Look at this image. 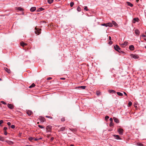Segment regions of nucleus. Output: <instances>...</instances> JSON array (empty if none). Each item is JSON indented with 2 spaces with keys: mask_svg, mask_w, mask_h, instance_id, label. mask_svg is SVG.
I'll list each match as a JSON object with an SVG mask.
<instances>
[{
  "mask_svg": "<svg viewBox=\"0 0 146 146\" xmlns=\"http://www.w3.org/2000/svg\"><path fill=\"white\" fill-rule=\"evenodd\" d=\"M65 129V127H61L60 130V131H64Z\"/></svg>",
  "mask_w": 146,
  "mask_h": 146,
  "instance_id": "5701e85b",
  "label": "nucleus"
},
{
  "mask_svg": "<svg viewBox=\"0 0 146 146\" xmlns=\"http://www.w3.org/2000/svg\"><path fill=\"white\" fill-rule=\"evenodd\" d=\"M101 25L102 26H105L106 27H107V23H106L102 24H101Z\"/></svg>",
  "mask_w": 146,
  "mask_h": 146,
  "instance_id": "e433bc0d",
  "label": "nucleus"
},
{
  "mask_svg": "<svg viewBox=\"0 0 146 146\" xmlns=\"http://www.w3.org/2000/svg\"><path fill=\"white\" fill-rule=\"evenodd\" d=\"M131 105H132V103H131V102H129V103H128V105H129V106H131Z\"/></svg>",
  "mask_w": 146,
  "mask_h": 146,
  "instance_id": "37998d69",
  "label": "nucleus"
},
{
  "mask_svg": "<svg viewBox=\"0 0 146 146\" xmlns=\"http://www.w3.org/2000/svg\"><path fill=\"white\" fill-rule=\"evenodd\" d=\"M114 48L117 51L119 52L120 53H123V51H119V50H120L121 48L119 47V46L117 44H116L114 46Z\"/></svg>",
  "mask_w": 146,
  "mask_h": 146,
  "instance_id": "f257e3e1",
  "label": "nucleus"
},
{
  "mask_svg": "<svg viewBox=\"0 0 146 146\" xmlns=\"http://www.w3.org/2000/svg\"><path fill=\"white\" fill-rule=\"evenodd\" d=\"M8 107L11 109H12L13 108V104H7Z\"/></svg>",
  "mask_w": 146,
  "mask_h": 146,
  "instance_id": "423d86ee",
  "label": "nucleus"
},
{
  "mask_svg": "<svg viewBox=\"0 0 146 146\" xmlns=\"http://www.w3.org/2000/svg\"><path fill=\"white\" fill-rule=\"evenodd\" d=\"M17 9L20 11H22L23 10V9L22 8L20 7H18L17 8Z\"/></svg>",
  "mask_w": 146,
  "mask_h": 146,
  "instance_id": "f704fd0d",
  "label": "nucleus"
},
{
  "mask_svg": "<svg viewBox=\"0 0 146 146\" xmlns=\"http://www.w3.org/2000/svg\"><path fill=\"white\" fill-rule=\"evenodd\" d=\"M44 10V9L42 7H40L37 10V11L38 12H40V11H42Z\"/></svg>",
  "mask_w": 146,
  "mask_h": 146,
  "instance_id": "412c9836",
  "label": "nucleus"
},
{
  "mask_svg": "<svg viewBox=\"0 0 146 146\" xmlns=\"http://www.w3.org/2000/svg\"><path fill=\"white\" fill-rule=\"evenodd\" d=\"M11 127L12 129H14L15 127V126L14 125H12L11 126Z\"/></svg>",
  "mask_w": 146,
  "mask_h": 146,
  "instance_id": "58836bf2",
  "label": "nucleus"
},
{
  "mask_svg": "<svg viewBox=\"0 0 146 146\" xmlns=\"http://www.w3.org/2000/svg\"><path fill=\"white\" fill-rule=\"evenodd\" d=\"M144 40L146 41V38H145Z\"/></svg>",
  "mask_w": 146,
  "mask_h": 146,
  "instance_id": "69168bd1",
  "label": "nucleus"
},
{
  "mask_svg": "<svg viewBox=\"0 0 146 146\" xmlns=\"http://www.w3.org/2000/svg\"><path fill=\"white\" fill-rule=\"evenodd\" d=\"M74 5V3L73 2H71L70 3V6L72 7L73 6V5Z\"/></svg>",
  "mask_w": 146,
  "mask_h": 146,
  "instance_id": "c9c22d12",
  "label": "nucleus"
},
{
  "mask_svg": "<svg viewBox=\"0 0 146 146\" xmlns=\"http://www.w3.org/2000/svg\"><path fill=\"white\" fill-rule=\"evenodd\" d=\"M1 103H2L3 104H5V105L6 104V103L3 101H1Z\"/></svg>",
  "mask_w": 146,
  "mask_h": 146,
  "instance_id": "a19ab883",
  "label": "nucleus"
},
{
  "mask_svg": "<svg viewBox=\"0 0 146 146\" xmlns=\"http://www.w3.org/2000/svg\"><path fill=\"white\" fill-rule=\"evenodd\" d=\"M46 117H47V118H52V117H51L50 116H46Z\"/></svg>",
  "mask_w": 146,
  "mask_h": 146,
  "instance_id": "de8ad7c7",
  "label": "nucleus"
},
{
  "mask_svg": "<svg viewBox=\"0 0 146 146\" xmlns=\"http://www.w3.org/2000/svg\"><path fill=\"white\" fill-rule=\"evenodd\" d=\"M53 0H48V2L49 4H51L53 2Z\"/></svg>",
  "mask_w": 146,
  "mask_h": 146,
  "instance_id": "c85d7f7f",
  "label": "nucleus"
},
{
  "mask_svg": "<svg viewBox=\"0 0 146 146\" xmlns=\"http://www.w3.org/2000/svg\"><path fill=\"white\" fill-rule=\"evenodd\" d=\"M60 79L61 80H65V78H60Z\"/></svg>",
  "mask_w": 146,
  "mask_h": 146,
  "instance_id": "4d7b16f0",
  "label": "nucleus"
},
{
  "mask_svg": "<svg viewBox=\"0 0 146 146\" xmlns=\"http://www.w3.org/2000/svg\"><path fill=\"white\" fill-rule=\"evenodd\" d=\"M133 20L134 21H133V23H135L136 22H138L139 20V19L137 18H134Z\"/></svg>",
  "mask_w": 146,
  "mask_h": 146,
  "instance_id": "4468645a",
  "label": "nucleus"
},
{
  "mask_svg": "<svg viewBox=\"0 0 146 146\" xmlns=\"http://www.w3.org/2000/svg\"><path fill=\"white\" fill-rule=\"evenodd\" d=\"M7 129V127H4L3 129L4 130H5V131H6V130Z\"/></svg>",
  "mask_w": 146,
  "mask_h": 146,
  "instance_id": "09e8293b",
  "label": "nucleus"
},
{
  "mask_svg": "<svg viewBox=\"0 0 146 146\" xmlns=\"http://www.w3.org/2000/svg\"><path fill=\"white\" fill-rule=\"evenodd\" d=\"M110 126L111 127H112L113 126V123L112 122H111L110 123Z\"/></svg>",
  "mask_w": 146,
  "mask_h": 146,
  "instance_id": "7c9ffc66",
  "label": "nucleus"
},
{
  "mask_svg": "<svg viewBox=\"0 0 146 146\" xmlns=\"http://www.w3.org/2000/svg\"><path fill=\"white\" fill-rule=\"evenodd\" d=\"M127 3L128 6H129L131 7H132L133 6V4L129 2H127Z\"/></svg>",
  "mask_w": 146,
  "mask_h": 146,
  "instance_id": "a211bd4d",
  "label": "nucleus"
},
{
  "mask_svg": "<svg viewBox=\"0 0 146 146\" xmlns=\"http://www.w3.org/2000/svg\"><path fill=\"white\" fill-rule=\"evenodd\" d=\"M77 11L78 12H80L81 11V9L79 6H78L77 8Z\"/></svg>",
  "mask_w": 146,
  "mask_h": 146,
  "instance_id": "cd10ccee",
  "label": "nucleus"
},
{
  "mask_svg": "<svg viewBox=\"0 0 146 146\" xmlns=\"http://www.w3.org/2000/svg\"><path fill=\"white\" fill-rule=\"evenodd\" d=\"M113 136L116 139L120 140L121 139L118 135H113Z\"/></svg>",
  "mask_w": 146,
  "mask_h": 146,
  "instance_id": "0eeeda50",
  "label": "nucleus"
},
{
  "mask_svg": "<svg viewBox=\"0 0 146 146\" xmlns=\"http://www.w3.org/2000/svg\"><path fill=\"white\" fill-rule=\"evenodd\" d=\"M113 119L115 122L116 123H119V120L117 118L115 117H114L113 118Z\"/></svg>",
  "mask_w": 146,
  "mask_h": 146,
  "instance_id": "6e6552de",
  "label": "nucleus"
},
{
  "mask_svg": "<svg viewBox=\"0 0 146 146\" xmlns=\"http://www.w3.org/2000/svg\"><path fill=\"white\" fill-rule=\"evenodd\" d=\"M109 118V117L107 115H106L105 117V119L106 120H107Z\"/></svg>",
  "mask_w": 146,
  "mask_h": 146,
  "instance_id": "ea45409f",
  "label": "nucleus"
},
{
  "mask_svg": "<svg viewBox=\"0 0 146 146\" xmlns=\"http://www.w3.org/2000/svg\"><path fill=\"white\" fill-rule=\"evenodd\" d=\"M35 84L34 83H33L29 87L30 88H31L35 87Z\"/></svg>",
  "mask_w": 146,
  "mask_h": 146,
  "instance_id": "393cba45",
  "label": "nucleus"
},
{
  "mask_svg": "<svg viewBox=\"0 0 146 146\" xmlns=\"http://www.w3.org/2000/svg\"><path fill=\"white\" fill-rule=\"evenodd\" d=\"M35 29H36V31H35V33L36 34H37V35H38L39 34H40V30H37L36 29V28H35Z\"/></svg>",
  "mask_w": 146,
  "mask_h": 146,
  "instance_id": "f8f14e48",
  "label": "nucleus"
},
{
  "mask_svg": "<svg viewBox=\"0 0 146 146\" xmlns=\"http://www.w3.org/2000/svg\"><path fill=\"white\" fill-rule=\"evenodd\" d=\"M34 138L32 137H30L29 138V141H31L32 140L34 139Z\"/></svg>",
  "mask_w": 146,
  "mask_h": 146,
  "instance_id": "473e14b6",
  "label": "nucleus"
},
{
  "mask_svg": "<svg viewBox=\"0 0 146 146\" xmlns=\"http://www.w3.org/2000/svg\"><path fill=\"white\" fill-rule=\"evenodd\" d=\"M131 57L134 59H138L139 58V56L136 54H131Z\"/></svg>",
  "mask_w": 146,
  "mask_h": 146,
  "instance_id": "7ed1b4c3",
  "label": "nucleus"
},
{
  "mask_svg": "<svg viewBox=\"0 0 146 146\" xmlns=\"http://www.w3.org/2000/svg\"><path fill=\"white\" fill-rule=\"evenodd\" d=\"M1 80H2L0 78V81Z\"/></svg>",
  "mask_w": 146,
  "mask_h": 146,
  "instance_id": "774afa93",
  "label": "nucleus"
},
{
  "mask_svg": "<svg viewBox=\"0 0 146 146\" xmlns=\"http://www.w3.org/2000/svg\"><path fill=\"white\" fill-rule=\"evenodd\" d=\"M70 146H73V145H71Z\"/></svg>",
  "mask_w": 146,
  "mask_h": 146,
  "instance_id": "0e129e2a",
  "label": "nucleus"
},
{
  "mask_svg": "<svg viewBox=\"0 0 146 146\" xmlns=\"http://www.w3.org/2000/svg\"><path fill=\"white\" fill-rule=\"evenodd\" d=\"M34 139L35 141H37L38 140V139L36 138H34Z\"/></svg>",
  "mask_w": 146,
  "mask_h": 146,
  "instance_id": "603ef678",
  "label": "nucleus"
},
{
  "mask_svg": "<svg viewBox=\"0 0 146 146\" xmlns=\"http://www.w3.org/2000/svg\"><path fill=\"white\" fill-rule=\"evenodd\" d=\"M4 139H5L3 137H2V136H0V141H3L4 140Z\"/></svg>",
  "mask_w": 146,
  "mask_h": 146,
  "instance_id": "a878e982",
  "label": "nucleus"
},
{
  "mask_svg": "<svg viewBox=\"0 0 146 146\" xmlns=\"http://www.w3.org/2000/svg\"><path fill=\"white\" fill-rule=\"evenodd\" d=\"M141 145H142V144L140 143V144H138V145H140V146H141Z\"/></svg>",
  "mask_w": 146,
  "mask_h": 146,
  "instance_id": "680f3d73",
  "label": "nucleus"
},
{
  "mask_svg": "<svg viewBox=\"0 0 146 146\" xmlns=\"http://www.w3.org/2000/svg\"><path fill=\"white\" fill-rule=\"evenodd\" d=\"M112 41H110L109 42V44H112Z\"/></svg>",
  "mask_w": 146,
  "mask_h": 146,
  "instance_id": "3c124183",
  "label": "nucleus"
},
{
  "mask_svg": "<svg viewBox=\"0 0 146 146\" xmlns=\"http://www.w3.org/2000/svg\"><path fill=\"white\" fill-rule=\"evenodd\" d=\"M109 39L110 40H111V37L110 36H109Z\"/></svg>",
  "mask_w": 146,
  "mask_h": 146,
  "instance_id": "6e6d98bb",
  "label": "nucleus"
},
{
  "mask_svg": "<svg viewBox=\"0 0 146 146\" xmlns=\"http://www.w3.org/2000/svg\"><path fill=\"white\" fill-rule=\"evenodd\" d=\"M32 113V112L31 111H27V113L29 115H31Z\"/></svg>",
  "mask_w": 146,
  "mask_h": 146,
  "instance_id": "6ab92c4d",
  "label": "nucleus"
},
{
  "mask_svg": "<svg viewBox=\"0 0 146 146\" xmlns=\"http://www.w3.org/2000/svg\"><path fill=\"white\" fill-rule=\"evenodd\" d=\"M136 1L137 2H138V1H139V0H136Z\"/></svg>",
  "mask_w": 146,
  "mask_h": 146,
  "instance_id": "e2e57ef3",
  "label": "nucleus"
},
{
  "mask_svg": "<svg viewBox=\"0 0 146 146\" xmlns=\"http://www.w3.org/2000/svg\"><path fill=\"white\" fill-rule=\"evenodd\" d=\"M117 93L119 96H123V94L120 92H117Z\"/></svg>",
  "mask_w": 146,
  "mask_h": 146,
  "instance_id": "4be33fe9",
  "label": "nucleus"
},
{
  "mask_svg": "<svg viewBox=\"0 0 146 146\" xmlns=\"http://www.w3.org/2000/svg\"><path fill=\"white\" fill-rule=\"evenodd\" d=\"M128 44V42L127 41H125L123 43L121 44L122 46L124 47L126 46Z\"/></svg>",
  "mask_w": 146,
  "mask_h": 146,
  "instance_id": "9d476101",
  "label": "nucleus"
},
{
  "mask_svg": "<svg viewBox=\"0 0 146 146\" xmlns=\"http://www.w3.org/2000/svg\"><path fill=\"white\" fill-rule=\"evenodd\" d=\"M3 121L2 120H1L0 121V125H1L2 123H3Z\"/></svg>",
  "mask_w": 146,
  "mask_h": 146,
  "instance_id": "a18cd8bd",
  "label": "nucleus"
},
{
  "mask_svg": "<svg viewBox=\"0 0 146 146\" xmlns=\"http://www.w3.org/2000/svg\"><path fill=\"white\" fill-rule=\"evenodd\" d=\"M139 32L138 30H136L135 31V33L137 34H139Z\"/></svg>",
  "mask_w": 146,
  "mask_h": 146,
  "instance_id": "72a5a7b5",
  "label": "nucleus"
},
{
  "mask_svg": "<svg viewBox=\"0 0 146 146\" xmlns=\"http://www.w3.org/2000/svg\"><path fill=\"white\" fill-rule=\"evenodd\" d=\"M46 129L48 132H50L52 129V127L49 125L47 126Z\"/></svg>",
  "mask_w": 146,
  "mask_h": 146,
  "instance_id": "39448f33",
  "label": "nucleus"
},
{
  "mask_svg": "<svg viewBox=\"0 0 146 146\" xmlns=\"http://www.w3.org/2000/svg\"><path fill=\"white\" fill-rule=\"evenodd\" d=\"M39 119L40 120V123H43L45 121V119L44 117H40Z\"/></svg>",
  "mask_w": 146,
  "mask_h": 146,
  "instance_id": "20e7f679",
  "label": "nucleus"
},
{
  "mask_svg": "<svg viewBox=\"0 0 146 146\" xmlns=\"http://www.w3.org/2000/svg\"><path fill=\"white\" fill-rule=\"evenodd\" d=\"M21 45L22 46H24L25 45H26V44L24 42H21Z\"/></svg>",
  "mask_w": 146,
  "mask_h": 146,
  "instance_id": "bb28decb",
  "label": "nucleus"
},
{
  "mask_svg": "<svg viewBox=\"0 0 146 146\" xmlns=\"http://www.w3.org/2000/svg\"><path fill=\"white\" fill-rule=\"evenodd\" d=\"M36 9V8L35 7H32L30 9V11L31 12L35 11Z\"/></svg>",
  "mask_w": 146,
  "mask_h": 146,
  "instance_id": "dca6fc26",
  "label": "nucleus"
},
{
  "mask_svg": "<svg viewBox=\"0 0 146 146\" xmlns=\"http://www.w3.org/2000/svg\"><path fill=\"white\" fill-rule=\"evenodd\" d=\"M86 86H79L78 87L79 88H81L83 89H84L86 88Z\"/></svg>",
  "mask_w": 146,
  "mask_h": 146,
  "instance_id": "b1692460",
  "label": "nucleus"
},
{
  "mask_svg": "<svg viewBox=\"0 0 146 146\" xmlns=\"http://www.w3.org/2000/svg\"><path fill=\"white\" fill-rule=\"evenodd\" d=\"M129 49L131 50H133L134 49V47L133 45H131L129 46Z\"/></svg>",
  "mask_w": 146,
  "mask_h": 146,
  "instance_id": "1a4fd4ad",
  "label": "nucleus"
},
{
  "mask_svg": "<svg viewBox=\"0 0 146 146\" xmlns=\"http://www.w3.org/2000/svg\"><path fill=\"white\" fill-rule=\"evenodd\" d=\"M142 36L143 37H145L146 36L144 35H142Z\"/></svg>",
  "mask_w": 146,
  "mask_h": 146,
  "instance_id": "bf43d9fd",
  "label": "nucleus"
},
{
  "mask_svg": "<svg viewBox=\"0 0 146 146\" xmlns=\"http://www.w3.org/2000/svg\"><path fill=\"white\" fill-rule=\"evenodd\" d=\"M65 120V119L64 118H62L61 119V121H63Z\"/></svg>",
  "mask_w": 146,
  "mask_h": 146,
  "instance_id": "79ce46f5",
  "label": "nucleus"
},
{
  "mask_svg": "<svg viewBox=\"0 0 146 146\" xmlns=\"http://www.w3.org/2000/svg\"><path fill=\"white\" fill-rule=\"evenodd\" d=\"M52 79V78L51 77H48L47 78V80H50Z\"/></svg>",
  "mask_w": 146,
  "mask_h": 146,
  "instance_id": "5fc2aeb1",
  "label": "nucleus"
},
{
  "mask_svg": "<svg viewBox=\"0 0 146 146\" xmlns=\"http://www.w3.org/2000/svg\"><path fill=\"white\" fill-rule=\"evenodd\" d=\"M7 124L9 126H10L11 125V123L10 122H8L7 123Z\"/></svg>",
  "mask_w": 146,
  "mask_h": 146,
  "instance_id": "49530a36",
  "label": "nucleus"
},
{
  "mask_svg": "<svg viewBox=\"0 0 146 146\" xmlns=\"http://www.w3.org/2000/svg\"><path fill=\"white\" fill-rule=\"evenodd\" d=\"M7 143L9 145H12L13 144V142L9 140H7L6 141Z\"/></svg>",
  "mask_w": 146,
  "mask_h": 146,
  "instance_id": "2eb2a0df",
  "label": "nucleus"
},
{
  "mask_svg": "<svg viewBox=\"0 0 146 146\" xmlns=\"http://www.w3.org/2000/svg\"><path fill=\"white\" fill-rule=\"evenodd\" d=\"M101 94V92L99 91L96 92V94L98 96H99Z\"/></svg>",
  "mask_w": 146,
  "mask_h": 146,
  "instance_id": "c756f323",
  "label": "nucleus"
},
{
  "mask_svg": "<svg viewBox=\"0 0 146 146\" xmlns=\"http://www.w3.org/2000/svg\"><path fill=\"white\" fill-rule=\"evenodd\" d=\"M110 120L111 122H112L113 121V119L112 118H111L110 119Z\"/></svg>",
  "mask_w": 146,
  "mask_h": 146,
  "instance_id": "8fccbe9b",
  "label": "nucleus"
},
{
  "mask_svg": "<svg viewBox=\"0 0 146 146\" xmlns=\"http://www.w3.org/2000/svg\"><path fill=\"white\" fill-rule=\"evenodd\" d=\"M123 129L121 128H119L118 129L117 132L120 135H122L123 133Z\"/></svg>",
  "mask_w": 146,
  "mask_h": 146,
  "instance_id": "f03ea898",
  "label": "nucleus"
},
{
  "mask_svg": "<svg viewBox=\"0 0 146 146\" xmlns=\"http://www.w3.org/2000/svg\"><path fill=\"white\" fill-rule=\"evenodd\" d=\"M145 48L146 49V46H145Z\"/></svg>",
  "mask_w": 146,
  "mask_h": 146,
  "instance_id": "338daca9",
  "label": "nucleus"
},
{
  "mask_svg": "<svg viewBox=\"0 0 146 146\" xmlns=\"http://www.w3.org/2000/svg\"><path fill=\"white\" fill-rule=\"evenodd\" d=\"M38 127L40 128H41V129H43V128H44V127L42 126L41 125H38Z\"/></svg>",
  "mask_w": 146,
  "mask_h": 146,
  "instance_id": "4c0bfd02",
  "label": "nucleus"
},
{
  "mask_svg": "<svg viewBox=\"0 0 146 146\" xmlns=\"http://www.w3.org/2000/svg\"><path fill=\"white\" fill-rule=\"evenodd\" d=\"M4 70L6 71L8 73H11V71L9 69H8L7 68L5 67L4 68Z\"/></svg>",
  "mask_w": 146,
  "mask_h": 146,
  "instance_id": "9b49d317",
  "label": "nucleus"
},
{
  "mask_svg": "<svg viewBox=\"0 0 146 146\" xmlns=\"http://www.w3.org/2000/svg\"><path fill=\"white\" fill-rule=\"evenodd\" d=\"M84 10L86 11H88L89 10L88 9V7L87 6H86L84 7Z\"/></svg>",
  "mask_w": 146,
  "mask_h": 146,
  "instance_id": "2f4dec72",
  "label": "nucleus"
},
{
  "mask_svg": "<svg viewBox=\"0 0 146 146\" xmlns=\"http://www.w3.org/2000/svg\"><path fill=\"white\" fill-rule=\"evenodd\" d=\"M108 92L110 93H112L115 94L116 92L115 90H108Z\"/></svg>",
  "mask_w": 146,
  "mask_h": 146,
  "instance_id": "ddd939ff",
  "label": "nucleus"
},
{
  "mask_svg": "<svg viewBox=\"0 0 146 146\" xmlns=\"http://www.w3.org/2000/svg\"><path fill=\"white\" fill-rule=\"evenodd\" d=\"M123 93H124V94H125V95H126V96H127V94H126L125 92H123Z\"/></svg>",
  "mask_w": 146,
  "mask_h": 146,
  "instance_id": "052dcab7",
  "label": "nucleus"
},
{
  "mask_svg": "<svg viewBox=\"0 0 146 146\" xmlns=\"http://www.w3.org/2000/svg\"><path fill=\"white\" fill-rule=\"evenodd\" d=\"M112 25L113 24L115 26H117V24L116 22L114 21H112Z\"/></svg>",
  "mask_w": 146,
  "mask_h": 146,
  "instance_id": "aec40b11",
  "label": "nucleus"
},
{
  "mask_svg": "<svg viewBox=\"0 0 146 146\" xmlns=\"http://www.w3.org/2000/svg\"><path fill=\"white\" fill-rule=\"evenodd\" d=\"M38 140H40L42 139V138L41 137H40L39 138H38Z\"/></svg>",
  "mask_w": 146,
  "mask_h": 146,
  "instance_id": "13d9d810",
  "label": "nucleus"
},
{
  "mask_svg": "<svg viewBox=\"0 0 146 146\" xmlns=\"http://www.w3.org/2000/svg\"><path fill=\"white\" fill-rule=\"evenodd\" d=\"M7 131H4V134L5 135H7Z\"/></svg>",
  "mask_w": 146,
  "mask_h": 146,
  "instance_id": "c03bdc74",
  "label": "nucleus"
},
{
  "mask_svg": "<svg viewBox=\"0 0 146 146\" xmlns=\"http://www.w3.org/2000/svg\"><path fill=\"white\" fill-rule=\"evenodd\" d=\"M54 139V137H52L50 139V140L51 141H52Z\"/></svg>",
  "mask_w": 146,
  "mask_h": 146,
  "instance_id": "864d4df0",
  "label": "nucleus"
},
{
  "mask_svg": "<svg viewBox=\"0 0 146 146\" xmlns=\"http://www.w3.org/2000/svg\"><path fill=\"white\" fill-rule=\"evenodd\" d=\"M107 27H111L113 26V25L112 23H107Z\"/></svg>",
  "mask_w": 146,
  "mask_h": 146,
  "instance_id": "f3484780",
  "label": "nucleus"
}]
</instances>
